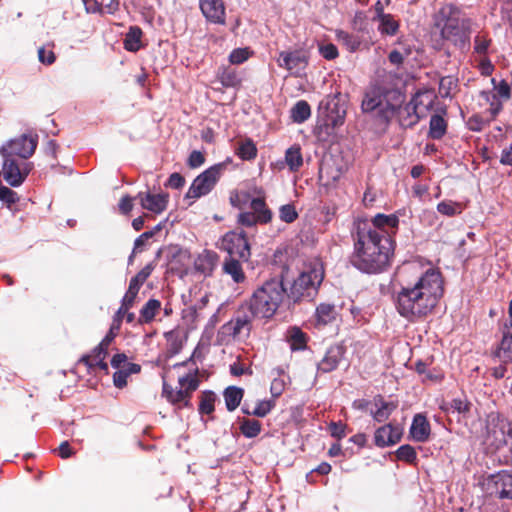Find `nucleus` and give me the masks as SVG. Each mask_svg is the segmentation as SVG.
Listing matches in <instances>:
<instances>
[{"label": "nucleus", "mask_w": 512, "mask_h": 512, "mask_svg": "<svg viewBox=\"0 0 512 512\" xmlns=\"http://www.w3.org/2000/svg\"><path fill=\"white\" fill-rule=\"evenodd\" d=\"M400 289L394 295L398 313L415 320L430 314L443 296L444 286L441 273L432 267L424 268L413 261L399 270Z\"/></svg>", "instance_id": "nucleus-1"}, {"label": "nucleus", "mask_w": 512, "mask_h": 512, "mask_svg": "<svg viewBox=\"0 0 512 512\" xmlns=\"http://www.w3.org/2000/svg\"><path fill=\"white\" fill-rule=\"evenodd\" d=\"M398 225L396 215L377 214L371 221L359 220L354 235L353 265L366 273L383 271L394 250L392 235Z\"/></svg>", "instance_id": "nucleus-2"}, {"label": "nucleus", "mask_w": 512, "mask_h": 512, "mask_svg": "<svg viewBox=\"0 0 512 512\" xmlns=\"http://www.w3.org/2000/svg\"><path fill=\"white\" fill-rule=\"evenodd\" d=\"M284 296L285 289L280 280L266 281L246 303L247 309L257 318H270L276 313Z\"/></svg>", "instance_id": "nucleus-3"}, {"label": "nucleus", "mask_w": 512, "mask_h": 512, "mask_svg": "<svg viewBox=\"0 0 512 512\" xmlns=\"http://www.w3.org/2000/svg\"><path fill=\"white\" fill-rule=\"evenodd\" d=\"M440 15L444 19L441 28L443 39L451 42L455 47L464 50L469 46L468 27L469 22L452 6L443 7Z\"/></svg>", "instance_id": "nucleus-4"}, {"label": "nucleus", "mask_w": 512, "mask_h": 512, "mask_svg": "<svg viewBox=\"0 0 512 512\" xmlns=\"http://www.w3.org/2000/svg\"><path fill=\"white\" fill-rule=\"evenodd\" d=\"M324 278V268L320 261H311L298 278L293 282L290 289V296L294 300L310 297L321 284Z\"/></svg>", "instance_id": "nucleus-5"}, {"label": "nucleus", "mask_w": 512, "mask_h": 512, "mask_svg": "<svg viewBox=\"0 0 512 512\" xmlns=\"http://www.w3.org/2000/svg\"><path fill=\"white\" fill-rule=\"evenodd\" d=\"M178 385L173 389L166 382L163 383V395L166 399L178 408L189 406L190 397L193 391L198 388L199 381L196 373L188 372L178 375Z\"/></svg>", "instance_id": "nucleus-6"}, {"label": "nucleus", "mask_w": 512, "mask_h": 512, "mask_svg": "<svg viewBox=\"0 0 512 512\" xmlns=\"http://www.w3.org/2000/svg\"><path fill=\"white\" fill-rule=\"evenodd\" d=\"M225 168L226 165L224 163H219L202 172L194 179L186 196L188 198L196 199L208 194L220 179Z\"/></svg>", "instance_id": "nucleus-7"}, {"label": "nucleus", "mask_w": 512, "mask_h": 512, "mask_svg": "<svg viewBox=\"0 0 512 512\" xmlns=\"http://www.w3.org/2000/svg\"><path fill=\"white\" fill-rule=\"evenodd\" d=\"M254 318H257L256 315L249 311L247 305L244 304L238 310L235 318L222 326L221 331L233 339L247 337L250 334L251 323Z\"/></svg>", "instance_id": "nucleus-8"}, {"label": "nucleus", "mask_w": 512, "mask_h": 512, "mask_svg": "<svg viewBox=\"0 0 512 512\" xmlns=\"http://www.w3.org/2000/svg\"><path fill=\"white\" fill-rule=\"evenodd\" d=\"M485 491L499 499H512V473L501 471L484 482Z\"/></svg>", "instance_id": "nucleus-9"}, {"label": "nucleus", "mask_w": 512, "mask_h": 512, "mask_svg": "<svg viewBox=\"0 0 512 512\" xmlns=\"http://www.w3.org/2000/svg\"><path fill=\"white\" fill-rule=\"evenodd\" d=\"M37 147V137L32 135H21L18 138L10 140L0 148L2 156H19L27 159L33 155Z\"/></svg>", "instance_id": "nucleus-10"}, {"label": "nucleus", "mask_w": 512, "mask_h": 512, "mask_svg": "<svg viewBox=\"0 0 512 512\" xmlns=\"http://www.w3.org/2000/svg\"><path fill=\"white\" fill-rule=\"evenodd\" d=\"M3 158L2 171L5 181L14 187L21 185L32 169L31 163L16 161L13 156Z\"/></svg>", "instance_id": "nucleus-11"}, {"label": "nucleus", "mask_w": 512, "mask_h": 512, "mask_svg": "<svg viewBox=\"0 0 512 512\" xmlns=\"http://www.w3.org/2000/svg\"><path fill=\"white\" fill-rule=\"evenodd\" d=\"M221 248L227 251L230 256L243 260H248L250 257V247L243 232L231 231L226 233L221 240Z\"/></svg>", "instance_id": "nucleus-12"}, {"label": "nucleus", "mask_w": 512, "mask_h": 512, "mask_svg": "<svg viewBox=\"0 0 512 512\" xmlns=\"http://www.w3.org/2000/svg\"><path fill=\"white\" fill-rule=\"evenodd\" d=\"M346 117V104L338 96L332 97L325 106V125L333 128L343 125Z\"/></svg>", "instance_id": "nucleus-13"}, {"label": "nucleus", "mask_w": 512, "mask_h": 512, "mask_svg": "<svg viewBox=\"0 0 512 512\" xmlns=\"http://www.w3.org/2000/svg\"><path fill=\"white\" fill-rule=\"evenodd\" d=\"M203 16L211 23L225 24L226 12L223 0H199Z\"/></svg>", "instance_id": "nucleus-14"}, {"label": "nucleus", "mask_w": 512, "mask_h": 512, "mask_svg": "<svg viewBox=\"0 0 512 512\" xmlns=\"http://www.w3.org/2000/svg\"><path fill=\"white\" fill-rule=\"evenodd\" d=\"M191 264V254L189 250L171 246L169 248V266L172 271L177 272L180 276L186 275Z\"/></svg>", "instance_id": "nucleus-15"}, {"label": "nucleus", "mask_w": 512, "mask_h": 512, "mask_svg": "<svg viewBox=\"0 0 512 512\" xmlns=\"http://www.w3.org/2000/svg\"><path fill=\"white\" fill-rule=\"evenodd\" d=\"M402 430L400 427L392 424L384 425L378 428L374 434V442L378 447H386L396 444L400 441Z\"/></svg>", "instance_id": "nucleus-16"}, {"label": "nucleus", "mask_w": 512, "mask_h": 512, "mask_svg": "<svg viewBox=\"0 0 512 512\" xmlns=\"http://www.w3.org/2000/svg\"><path fill=\"white\" fill-rule=\"evenodd\" d=\"M137 198L140 200V204L144 209L155 214L162 213L168 204V195L164 193L151 194L140 192Z\"/></svg>", "instance_id": "nucleus-17"}, {"label": "nucleus", "mask_w": 512, "mask_h": 512, "mask_svg": "<svg viewBox=\"0 0 512 512\" xmlns=\"http://www.w3.org/2000/svg\"><path fill=\"white\" fill-rule=\"evenodd\" d=\"M218 255L212 250H203L194 260L195 270L204 275L210 276L218 264Z\"/></svg>", "instance_id": "nucleus-18"}, {"label": "nucleus", "mask_w": 512, "mask_h": 512, "mask_svg": "<svg viewBox=\"0 0 512 512\" xmlns=\"http://www.w3.org/2000/svg\"><path fill=\"white\" fill-rule=\"evenodd\" d=\"M345 354V348L342 345L331 346L323 359L318 364V369L321 372L328 373L335 370Z\"/></svg>", "instance_id": "nucleus-19"}, {"label": "nucleus", "mask_w": 512, "mask_h": 512, "mask_svg": "<svg viewBox=\"0 0 512 512\" xmlns=\"http://www.w3.org/2000/svg\"><path fill=\"white\" fill-rule=\"evenodd\" d=\"M278 64L294 74L302 71L306 64V57L300 52H281Z\"/></svg>", "instance_id": "nucleus-20"}, {"label": "nucleus", "mask_w": 512, "mask_h": 512, "mask_svg": "<svg viewBox=\"0 0 512 512\" xmlns=\"http://www.w3.org/2000/svg\"><path fill=\"white\" fill-rule=\"evenodd\" d=\"M431 432L427 418L422 414H416L410 427V436L416 442H426Z\"/></svg>", "instance_id": "nucleus-21"}, {"label": "nucleus", "mask_w": 512, "mask_h": 512, "mask_svg": "<svg viewBox=\"0 0 512 512\" xmlns=\"http://www.w3.org/2000/svg\"><path fill=\"white\" fill-rule=\"evenodd\" d=\"M434 98L435 97L431 92L425 91L416 93L410 100V104L414 111H416L419 119L427 116L433 107Z\"/></svg>", "instance_id": "nucleus-22"}, {"label": "nucleus", "mask_w": 512, "mask_h": 512, "mask_svg": "<svg viewBox=\"0 0 512 512\" xmlns=\"http://www.w3.org/2000/svg\"><path fill=\"white\" fill-rule=\"evenodd\" d=\"M387 107H383V102L380 95L376 93H367L362 101V110L364 112H372L377 108H380V112L383 114V117L388 120L392 115H394L395 110L393 107H390L388 104Z\"/></svg>", "instance_id": "nucleus-23"}, {"label": "nucleus", "mask_w": 512, "mask_h": 512, "mask_svg": "<svg viewBox=\"0 0 512 512\" xmlns=\"http://www.w3.org/2000/svg\"><path fill=\"white\" fill-rule=\"evenodd\" d=\"M342 175V170L336 167L331 159H325L319 169V176L326 185H330Z\"/></svg>", "instance_id": "nucleus-24"}, {"label": "nucleus", "mask_w": 512, "mask_h": 512, "mask_svg": "<svg viewBox=\"0 0 512 512\" xmlns=\"http://www.w3.org/2000/svg\"><path fill=\"white\" fill-rule=\"evenodd\" d=\"M375 410H371L373 419L377 422L386 421L391 413L396 409L397 405L393 402H385L382 398H377L374 401Z\"/></svg>", "instance_id": "nucleus-25"}, {"label": "nucleus", "mask_w": 512, "mask_h": 512, "mask_svg": "<svg viewBox=\"0 0 512 512\" xmlns=\"http://www.w3.org/2000/svg\"><path fill=\"white\" fill-rule=\"evenodd\" d=\"M165 338L167 342V352L169 355L173 356L182 349L186 336L181 330H172L165 334Z\"/></svg>", "instance_id": "nucleus-26"}, {"label": "nucleus", "mask_w": 512, "mask_h": 512, "mask_svg": "<svg viewBox=\"0 0 512 512\" xmlns=\"http://www.w3.org/2000/svg\"><path fill=\"white\" fill-rule=\"evenodd\" d=\"M497 356L504 362L512 361V325L503 332Z\"/></svg>", "instance_id": "nucleus-27"}, {"label": "nucleus", "mask_w": 512, "mask_h": 512, "mask_svg": "<svg viewBox=\"0 0 512 512\" xmlns=\"http://www.w3.org/2000/svg\"><path fill=\"white\" fill-rule=\"evenodd\" d=\"M140 370L141 367L138 364L125 365L121 369H117L113 375L114 385L119 389L124 388L127 385V378L132 374L139 373Z\"/></svg>", "instance_id": "nucleus-28"}, {"label": "nucleus", "mask_w": 512, "mask_h": 512, "mask_svg": "<svg viewBox=\"0 0 512 512\" xmlns=\"http://www.w3.org/2000/svg\"><path fill=\"white\" fill-rule=\"evenodd\" d=\"M376 22H378V31L382 35L394 36L399 31V21L392 14L382 16Z\"/></svg>", "instance_id": "nucleus-29"}, {"label": "nucleus", "mask_w": 512, "mask_h": 512, "mask_svg": "<svg viewBox=\"0 0 512 512\" xmlns=\"http://www.w3.org/2000/svg\"><path fill=\"white\" fill-rule=\"evenodd\" d=\"M397 114L399 122L403 127H411L419 121V117L410 102L400 107Z\"/></svg>", "instance_id": "nucleus-30"}, {"label": "nucleus", "mask_w": 512, "mask_h": 512, "mask_svg": "<svg viewBox=\"0 0 512 512\" xmlns=\"http://www.w3.org/2000/svg\"><path fill=\"white\" fill-rule=\"evenodd\" d=\"M243 393V389L235 386L228 387L224 391L225 404L229 411H233L239 406Z\"/></svg>", "instance_id": "nucleus-31"}, {"label": "nucleus", "mask_w": 512, "mask_h": 512, "mask_svg": "<svg viewBox=\"0 0 512 512\" xmlns=\"http://www.w3.org/2000/svg\"><path fill=\"white\" fill-rule=\"evenodd\" d=\"M447 129V122L438 114H435L430 119L429 136L433 139H440L444 136Z\"/></svg>", "instance_id": "nucleus-32"}, {"label": "nucleus", "mask_w": 512, "mask_h": 512, "mask_svg": "<svg viewBox=\"0 0 512 512\" xmlns=\"http://www.w3.org/2000/svg\"><path fill=\"white\" fill-rule=\"evenodd\" d=\"M161 307L160 301L156 299H150L141 309L139 323L151 322L156 316L157 312Z\"/></svg>", "instance_id": "nucleus-33"}, {"label": "nucleus", "mask_w": 512, "mask_h": 512, "mask_svg": "<svg viewBox=\"0 0 512 512\" xmlns=\"http://www.w3.org/2000/svg\"><path fill=\"white\" fill-rule=\"evenodd\" d=\"M223 270L226 274L230 275L236 283H241L245 280L243 269L240 263L235 259L226 260L223 265Z\"/></svg>", "instance_id": "nucleus-34"}, {"label": "nucleus", "mask_w": 512, "mask_h": 512, "mask_svg": "<svg viewBox=\"0 0 512 512\" xmlns=\"http://www.w3.org/2000/svg\"><path fill=\"white\" fill-rule=\"evenodd\" d=\"M251 209L259 220V223H267L272 218L271 211L266 207L265 202L261 198H255L251 201Z\"/></svg>", "instance_id": "nucleus-35"}, {"label": "nucleus", "mask_w": 512, "mask_h": 512, "mask_svg": "<svg viewBox=\"0 0 512 512\" xmlns=\"http://www.w3.org/2000/svg\"><path fill=\"white\" fill-rule=\"evenodd\" d=\"M285 162L291 171H297L303 164L300 147L292 146L285 153Z\"/></svg>", "instance_id": "nucleus-36"}, {"label": "nucleus", "mask_w": 512, "mask_h": 512, "mask_svg": "<svg viewBox=\"0 0 512 512\" xmlns=\"http://www.w3.org/2000/svg\"><path fill=\"white\" fill-rule=\"evenodd\" d=\"M336 38L338 42L341 43L350 52L356 51L361 43L358 36L349 34L343 30H338L336 32Z\"/></svg>", "instance_id": "nucleus-37"}, {"label": "nucleus", "mask_w": 512, "mask_h": 512, "mask_svg": "<svg viewBox=\"0 0 512 512\" xmlns=\"http://www.w3.org/2000/svg\"><path fill=\"white\" fill-rule=\"evenodd\" d=\"M142 31L138 27H131L129 32L126 34L124 40V47L128 51H138L141 46Z\"/></svg>", "instance_id": "nucleus-38"}, {"label": "nucleus", "mask_w": 512, "mask_h": 512, "mask_svg": "<svg viewBox=\"0 0 512 512\" xmlns=\"http://www.w3.org/2000/svg\"><path fill=\"white\" fill-rule=\"evenodd\" d=\"M218 78L221 84L227 88H235L240 86L241 84V78L239 77L238 73L233 69H223L219 73Z\"/></svg>", "instance_id": "nucleus-39"}, {"label": "nucleus", "mask_w": 512, "mask_h": 512, "mask_svg": "<svg viewBox=\"0 0 512 512\" xmlns=\"http://www.w3.org/2000/svg\"><path fill=\"white\" fill-rule=\"evenodd\" d=\"M311 115L310 106L306 101H298L291 109V117L294 122L302 123Z\"/></svg>", "instance_id": "nucleus-40"}, {"label": "nucleus", "mask_w": 512, "mask_h": 512, "mask_svg": "<svg viewBox=\"0 0 512 512\" xmlns=\"http://www.w3.org/2000/svg\"><path fill=\"white\" fill-rule=\"evenodd\" d=\"M316 317L319 324L326 325L336 317L335 307L330 304H321L316 309Z\"/></svg>", "instance_id": "nucleus-41"}, {"label": "nucleus", "mask_w": 512, "mask_h": 512, "mask_svg": "<svg viewBox=\"0 0 512 512\" xmlns=\"http://www.w3.org/2000/svg\"><path fill=\"white\" fill-rule=\"evenodd\" d=\"M458 88V80L454 76L441 78L439 83V93L442 97H452Z\"/></svg>", "instance_id": "nucleus-42"}, {"label": "nucleus", "mask_w": 512, "mask_h": 512, "mask_svg": "<svg viewBox=\"0 0 512 512\" xmlns=\"http://www.w3.org/2000/svg\"><path fill=\"white\" fill-rule=\"evenodd\" d=\"M288 339L293 350L303 349L306 345V336L297 327H293L288 331Z\"/></svg>", "instance_id": "nucleus-43"}, {"label": "nucleus", "mask_w": 512, "mask_h": 512, "mask_svg": "<svg viewBox=\"0 0 512 512\" xmlns=\"http://www.w3.org/2000/svg\"><path fill=\"white\" fill-rule=\"evenodd\" d=\"M275 406L274 400H262L259 401L252 411L248 409H244L246 414H251L257 417L266 416Z\"/></svg>", "instance_id": "nucleus-44"}, {"label": "nucleus", "mask_w": 512, "mask_h": 512, "mask_svg": "<svg viewBox=\"0 0 512 512\" xmlns=\"http://www.w3.org/2000/svg\"><path fill=\"white\" fill-rule=\"evenodd\" d=\"M240 430L248 438L256 437L261 431V424L254 419H246L242 422Z\"/></svg>", "instance_id": "nucleus-45"}, {"label": "nucleus", "mask_w": 512, "mask_h": 512, "mask_svg": "<svg viewBox=\"0 0 512 512\" xmlns=\"http://www.w3.org/2000/svg\"><path fill=\"white\" fill-rule=\"evenodd\" d=\"M237 154L243 160H251L256 157L257 149L251 140H245L240 143Z\"/></svg>", "instance_id": "nucleus-46"}, {"label": "nucleus", "mask_w": 512, "mask_h": 512, "mask_svg": "<svg viewBox=\"0 0 512 512\" xmlns=\"http://www.w3.org/2000/svg\"><path fill=\"white\" fill-rule=\"evenodd\" d=\"M107 352H94L92 355L86 356L82 358V361H84L89 366H98L102 370L108 369V364L104 361L106 357Z\"/></svg>", "instance_id": "nucleus-47"}, {"label": "nucleus", "mask_w": 512, "mask_h": 512, "mask_svg": "<svg viewBox=\"0 0 512 512\" xmlns=\"http://www.w3.org/2000/svg\"><path fill=\"white\" fill-rule=\"evenodd\" d=\"M481 96L487 103H489V110L493 116L501 110L502 100L499 99L494 91L482 92Z\"/></svg>", "instance_id": "nucleus-48"}, {"label": "nucleus", "mask_w": 512, "mask_h": 512, "mask_svg": "<svg viewBox=\"0 0 512 512\" xmlns=\"http://www.w3.org/2000/svg\"><path fill=\"white\" fill-rule=\"evenodd\" d=\"M119 330H120V328L117 327V324L116 325L111 324L109 332L104 337V339L100 342V344L94 349V352H99V353H102L104 351L107 352L109 345L112 343L114 338L117 336Z\"/></svg>", "instance_id": "nucleus-49"}, {"label": "nucleus", "mask_w": 512, "mask_h": 512, "mask_svg": "<svg viewBox=\"0 0 512 512\" xmlns=\"http://www.w3.org/2000/svg\"><path fill=\"white\" fill-rule=\"evenodd\" d=\"M437 210L443 215L453 216L461 212V207L458 203L443 201L437 205Z\"/></svg>", "instance_id": "nucleus-50"}, {"label": "nucleus", "mask_w": 512, "mask_h": 512, "mask_svg": "<svg viewBox=\"0 0 512 512\" xmlns=\"http://www.w3.org/2000/svg\"><path fill=\"white\" fill-rule=\"evenodd\" d=\"M279 216L282 221L292 223L297 219L298 213L293 205L286 204L281 206Z\"/></svg>", "instance_id": "nucleus-51"}, {"label": "nucleus", "mask_w": 512, "mask_h": 512, "mask_svg": "<svg viewBox=\"0 0 512 512\" xmlns=\"http://www.w3.org/2000/svg\"><path fill=\"white\" fill-rule=\"evenodd\" d=\"M251 55L248 48H237L234 49L229 55V61L231 64H241L245 62Z\"/></svg>", "instance_id": "nucleus-52"}, {"label": "nucleus", "mask_w": 512, "mask_h": 512, "mask_svg": "<svg viewBox=\"0 0 512 512\" xmlns=\"http://www.w3.org/2000/svg\"><path fill=\"white\" fill-rule=\"evenodd\" d=\"M396 456L399 460L413 462L416 459V451L410 445H402L396 451Z\"/></svg>", "instance_id": "nucleus-53"}, {"label": "nucleus", "mask_w": 512, "mask_h": 512, "mask_svg": "<svg viewBox=\"0 0 512 512\" xmlns=\"http://www.w3.org/2000/svg\"><path fill=\"white\" fill-rule=\"evenodd\" d=\"M215 397L212 393H205L202 396L199 411L204 414H210L214 410Z\"/></svg>", "instance_id": "nucleus-54"}, {"label": "nucleus", "mask_w": 512, "mask_h": 512, "mask_svg": "<svg viewBox=\"0 0 512 512\" xmlns=\"http://www.w3.org/2000/svg\"><path fill=\"white\" fill-rule=\"evenodd\" d=\"M500 100L507 101L510 98L511 91L509 85L505 81H500L494 85L493 90Z\"/></svg>", "instance_id": "nucleus-55"}, {"label": "nucleus", "mask_w": 512, "mask_h": 512, "mask_svg": "<svg viewBox=\"0 0 512 512\" xmlns=\"http://www.w3.org/2000/svg\"><path fill=\"white\" fill-rule=\"evenodd\" d=\"M346 424L342 422H331L329 424V431L332 437L340 440L346 436Z\"/></svg>", "instance_id": "nucleus-56"}, {"label": "nucleus", "mask_w": 512, "mask_h": 512, "mask_svg": "<svg viewBox=\"0 0 512 512\" xmlns=\"http://www.w3.org/2000/svg\"><path fill=\"white\" fill-rule=\"evenodd\" d=\"M497 427L503 436V441L506 442V438L512 439V422L507 419H498Z\"/></svg>", "instance_id": "nucleus-57"}, {"label": "nucleus", "mask_w": 512, "mask_h": 512, "mask_svg": "<svg viewBox=\"0 0 512 512\" xmlns=\"http://www.w3.org/2000/svg\"><path fill=\"white\" fill-rule=\"evenodd\" d=\"M17 194L8 187L0 186V200L11 205L17 201Z\"/></svg>", "instance_id": "nucleus-58"}, {"label": "nucleus", "mask_w": 512, "mask_h": 512, "mask_svg": "<svg viewBox=\"0 0 512 512\" xmlns=\"http://www.w3.org/2000/svg\"><path fill=\"white\" fill-rule=\"evenodd\" d=\"M38 59L43 64L51 65L54 63L56 57L52 50L41 47L38 49Z\"/></svg>", "instance_id": "nucleus-59"}, {"label": "nucleus", "mask_w": 512, "mask_h": 512, "mask_svg": "<svg viewBox=\"0 0 512 512\" xmlns=\"http://www.w3.org/2000/svg\"><path fill=\"white\" fill-rule=\"evenodd\" d=\"M248 194L246 192H232L230 195V203L237 208H242L243 204L248 201Z\"/></svg>", "instance_id": "nucleus-60"}, {"label": "nucleus", "mask_w": 512, "mask_h": 512, "mask_svg": "<svg viewBox=\"0 0 512 512\" xmlns=\"http://www.w3.org/2000/svg\"><path fill=\"white\" fill-rule=\"evenodd\" d=\"M320 53L327 60L335 59L338 56V50L334 44H326L321 46Z\"/></svg>", "instance_id": "nucleus-61"}, {"label": "nucleus", "mask_w": 512, "mask_h": 512, "mask_svg": "<svg viewBox=\"0 0 512 512\" xmlns=\"http://www.w3.org/2000/svg\"><path fill=\"white\" fill-rule=\"evenodd\" d=\"M204 162H205V157L202 152L197 151V150L191 152L189 159H188V165L191 168H197V167L201 166L202 164H204Z\"/></svg>", "instance_id": "nucleus-62"}, {"label": "nucleus", "mask_w": 512, "mask_h": 512, "mask_svg": "<svg viewBox=\"0 0 512 512\" xmlns=\"http://www.w3.org/2000/svg\"><path fill=\"white\" fill-rule=\"evenodd\" d=\"M284 389H285V382L283 379H281V378L273 379V381L271 382V386H270V392L273 397H275V398L279 397L283 393Z\"/></svg>", "instance_id": "nucleus-63"}, {"label": "nucleus", "mask_w": 512, "mask_h": 512, "mask_svg": "<svg viewBox=\"0 0 512 512\" xmlns=\"http://www.w3.org/2000/svg\"><path fill=\"white\" fill-rule=\"evenodd\" d=\"M239 223L245 226H253L259 223L258 217L254 213L245 212L239 215Z\"/></svg>", "instance_id": "nucleus-64"}]
</instances>
